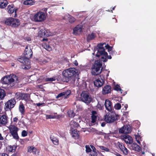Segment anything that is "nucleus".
<instances>
[{"instance_id":"nucleus-1","label":"nucleus","mask_w":156,"mask_h":156,"mask_svg":"<svg viewBox=\"0 0 156 156\" xmlns=\"http://www.w3.org/2000/svg\"><path fill=\"white\" fill-rule=\"evenodd\" d=\"M63 76L62 80L66 82H70L71 83H74L76 79H77L78 75L76 74V69L74 68H70L64 70L62 72Z\"/></svg>"},{"instance_id":"nucleus-2","label":"nucleus","mask_w":156,"mask_h":156,"mask_svg":"<svg viewBox=\"0 0 156 156\" xmlns=\"http://www.w3.org/2000/svg\"><path fill=\"white\" fill-rule=\"evenodd\" d=\"M2 80L4 84L11 87L16 86L20 82L17 76L13 74L5 76Z\"/></svg>"},{"instance_id":"nucleus-3","label":"nucleus","mask_w":156,"mask_h":156,"mask_svg":"<svg viewBox=\"0 0 156 156\" xmlns=\"http://www.w3.org/2000/svg\"><path fill=\"white\" fill-rule=\"evenodd\" d=\"M102 66V62L100 60L95 61L91 69L92 74L94 76L99 75L102 71V68L100 69Z\"/></svg>"},{"instance_id":"nucleus-4","label":"nucleus","mask_w":156,"mask_h":156,"mask_svg":"<svg viewBox=\"0 0 156 156\" xmlns=\"http://www.w3.org/2000/svg\"><path fill=\"white\" fill-rule=\"evenodd\" d=\"M119 117L115 111L109 112L104 116V120L107 123H111L118 120Z\"/></svg>"},{"instance_id":"nucleus-5","label":"nucleus","mask_w":156,"mask_h":156,"mask_svg":"<svg viewBox=\"0 0 156 156\" xmlns=\"http://www.w3.org/2000/svg\"><path fill=\"white\" fill-rule=\"evenodd\" d=\"M4 23L8 26L14 28L18 27L20 24V21L18 19L11 17L6 19Z\"/></svg>"},{"instance_id":"nucleus-6","label":"nucleus","mask_w":156,"mask_h":156,"mask_svg":"<svg viewBox=\"0 0 156 156\" xmlns=\"http://www.w3.org/2000/svg\"><path fill=\"white\" fill-rule=\"evenodd\" d=\"M18 60L24 64V65L22 67L23 69H28L30 68V66L29 59L25 57V56H20Z\"/></svg>"},{"instance_id":"nucleus-7","label":"nucleus","mask_w":156,"mask_h":156,"mask_svg":"<svg viewBox=\"0 0 156 156\" xmlns=\"http://www.w3.org/2000/svg\"><path fill=\"white\" fill-rule=\"evenodd\" d=\"M80 99L83 102L88 104L90 103L92 100L89 93L85 91L82 92L80 94Z\"/></svg>"},{"instance_id":"nucleus-8","label":"nucleus","mask_w":156,"mask_h":156,"mask_svg":"<svg viewBox=\"0 0 156 156\" xmlns=\"http://www.w3.org/2000/svg\"><path fill=\"white\" fill-rule=\"evenodd\" d=\"M46 18L44 13L43 12H39L36 13L34 16V20L36 22H41Z\"/></svg>"},{"instance_id":"nucleus-9","label":"nucleus","mask_w":156,"mask_h":156,"mask_svg":"<svg viewBox=\"0 0 156 156\" xmlns=\"http://www.w3.org/2000/svg\"><path fill=\"white\" fill-rule=\"evenodd\" d=\"M16 104L15 99L11 98L5 103L4 109L5 111L11 110Z\"/></svg>"},{"instance_id":"nucleus-10","label":"nucleus","mask_w":156,"mask_h":156,"mask_svg":"<svg viewBox=\"0 0 156 156\" xmlns=\"http://www.w3.org/2000/svg\"><path fill=\"white\" fill-rule=\"evenodd\" d=\"M9 129L10 131L9 132L13 137L16 140L19 139V137L17 133L19 130V128L14 125H11Z\"/></svg>"},{"instance_id":"nucleus-11","label":"nucleus","mask_w":156,"mask_h":156,"mask_svg":"<svg viewBox=\"0 0 156 156\" xmlns=\"http://www.w3.org/2000/svg\"><path fill=\"white\" fill-rule=\"evenodd\" d=\"M71 93V91L70 90H68L58 94L56 97V98H58L62 97L64 99H66L69 98Z\"/></svg>"},{"instance_id":"nucleus-12","label":"nucleus","mask_w":156,"mask_h":156,"mask_svg":"<svg viewBox=\"0 0 156 156\" xmlns=\"http://www.w3.org/2000/svg\"><path fill=\"white\" fill-rule=\"evenodd\" d=\"M104 82V80L102 79L101 76H100L99 77L96 79L94 81V83L96 87H100L103 85Z\"/></svg>"},{"instance_id":"nucleus-13","label":"nucleus","mask_w":156,"mask_h":156,"mask_svg":"<svg viewBox=\"0 0 156 156\" xmlns=\"http://www.w3.org/2000/svg\"><path fill=\"white\" fill-rule=\"evenodd\" d=\"M105 105L106 109L109 112L114 111L112 103L108 99L105 100Z\"/></svg>"},{"instance_id":"nucleus-14","label":"nucleus","mask_w":156,"mask_h":156,"mask_svg":"<svg viewBox=\"0 0 156 156\" xmlns=\"http://www.w3.org/2000/svg\"><path fill=\"white\" fill-rule=\"evenodd\" d=\"M25 57L29 59L30 58H31L33 55V52L30 48H28L27 46L26 47L24 53Z\"/></svg>"},{"instance_id":"nucleus-15","label":"nucleus","mask_w":156,"mask_h":156,"mask_svg":"<svg viewBox=\"0 0 156 156\" xmlns=\"http://www.w3.org/2000/svg\"><path fill=\"white\" fill-rule=\"evenodd\" d=\"M7 9L9 13L11 14L14 12L15 16L17 15L16 12L18 10V9L17 8H15L13 4H11L8 5ZM15 16V17L16 16Z\"/></svg>"},{"instance_id":"nucleus-16","label":"nucleus","mask_w":156,"mask_h":156,"mask_svg":"<svg viewBox=\"0 0 156 156\" xmlns=\"http://www.w3.org/2000/svg\"><path fill=\"white\" fill-rule=\"evenodd\" d=\"M112 91V88L110 86L106 85L104 87L102 90V94L103 95L111 93Z\"/></svg>"},{"instance_id":"nucleus-17","label":"nucleus","mask_w":156,"mask_h":156,"mask_svg":"<svg viewBox=\"0 0 156 156\" xmlns=\"http://www.w3.org/2000/svg\"><path fill=\"white\" fill-rule=\"evenodd\" d=\"M70 131L71 132V135L72 137L74 139H78L79 138L80 135L78 133L76 129H70Z\"/></svg>"},{"instance_id":"nucleus-18","label":"nucleus","mask_w":156,"mask_h":156,"mask_svg":"<svg viewBox=\"0 0 156 156\" xmlns=\"http://www.w3.org/2000/svg\"><path fill=\"white\" fill-rule=\"evenodd\" d=\"M7 118V116L5 115H0V124L6 125L8 122Z\"/></svg>"},{"instance_id":"nucleus-19","label":"nucleus","mask_w":156,"mask_h":156,"mask_svg":"<svg viewBox=\"0 0 156 156\" xmlns=\"http://www.w3.org/2000/svg\"><path fill=\"white\" fill-rule=\"evenodd\" d=\"M107 53L105 51V49H98V51L96 54V56L99 57L101 55L104 56L107 55Z\"/></svg>"},{"instance_id":"nucleus-20","label":"nucleus","mask_w":156,"mask_h":156,"mask_svg":"<svg viewBox=\"0 0 156 156\" xmlns=\"http://www.w3.org/2000/svg\"><path fill=\"white\" fill-rule=\"evenodd\" d=\"M38 36L40 37H48L49 36L47 30L44 29H41L38 32Z\"/></svg>"},{"instance_id":"nucleus-21","label":"nucleus","mask_w":156,"mask_h":156,"mask_svg":"<svg viewBox=\"0 0 156 156\" xmlns=\"http://www.w3.org/2000/svg\"><path fill=\"white\" fill-rule=\"evenodd\" d=\"M130 149L138 152H140L142 149L140 147L135 143L132 144L130 147Z\"/></svg>"},{"instance_id":"nucleus-22","label":"nucleus","mask_w":156,"mask_h":156,"mask_svg":"<svg viewBox=\"0 0 156 156\" xmlns=\"http://www.w3.org/2000/svg\"><path fill=\"white\" fill-rule=\"evenodd\" d=\"M97 113L95 111H92L91 112V122L94 123L96 122L97 118V116L96 115Z\"/></svg>"},{"instance_id":"nucleus-23","label":"nucleus","mask_w":156,"mask_h":156,"mask_svg":"<svg viewBox=\"0 0 156 156\" xmlns=\"http://www.w3.org/2000/svg\"><path fill=\"white\" fill-rule=\"evenodd\" d=\"M82 30V27L80 25H77L73 29V33L75 34H78Z\"/></svg>"},{"instance_id":"nucleus-24","label":"nucleus","mask_w":156,"mask_h":156,"mask_svg":"<svg viewBox=\"0 0 156 156\" xmlns=\"http://www.w3.org/2000/svg\"><path fill=\"white\" fill-rule=\"evenodd\" d=\"M70 129H76L79 126H80L79 124L78 123L75 122L74 120H72L70 123Z\"/></svg>"},{"instance_id":"nucleus-25","label":"nucleus","mask_w":156,"mask_h":156,"mask_svg":"<svg viewBox=\"0 0 156 156\" xmlns=\"http://www.w3.org/2000/svg\"><path fill=\"white\" fill-rule=\"evenodd\" d=\"M19 109L21 115H24L25 114V108L22 103H20L19 105Z\"/></svg>"},{"instance_id":"nucleus-26","label":"nucleus","mask_w":156,"mask_h":156,"mask_svg":"<svg viewBox=\"0 0 156 156\" xmlns=\"http://www.w3.org/2000/svg\"><path fill=\"white\" fill-rule=\"evenodd\" d=\"M96 37V35L95 33H92L88 35L87 37V41H89L94 39Z\"/></svg>"},{"instance_id":"nucleus-27","label":"nucleus","mask_w":156,"mask_h":156,"mask_svg":"<svg viewBox=\"0 0 156 156\" xmlns=\"http://www.w3.org/2000/svg\"><path fill=\"white\" fill-rule=\"evenodd\" d=\"M37 151V149L33 147L30 146L27 147V151L30 153H32L34 154H36Z\"/></svg>"},{"instance_id":"nucleus-28","label":"nucleus","mask_w":156,"mask_h":156,"mask_svg":"<svg viewBox=\"0 0 156 156\" xmlns=\"http://www.w3.org/2000/svg\"><path fill=\"white\" fill-rule=\"evenodd\" d=\"M50 138L54 145H57L58 144L59 141L57 138L53 136H51Z\"/></svg>"},{"instance_id":"nucleus-29","label":"nucleus","mask_w":156,"mask_h":156,"mask_svg":"<svg viewBox=\"0 0 156 156\" xmlns=\"http://www.w3.org/2000/svg\"><path fill=\"white\" fill-rule=\"evenodd\" d=\"M6 96V93L4 90L0 88V101L4 99Z\"/></svg>"},{"instance_id":"nucleus-30","label":"nucleus","mask_w":156,"mask_h":156,"mask_svg":"<svg viewBox=\"0 0 156 156\" xmlns=\"http://www.w3.org/2000/svg\"><path fill=\"white\" fill-rule=\"evenodd\" d=\"M8 4V2L6 0H1L0 1V7L2 8H5Z\"/></svg>"},{"instance_id":"nucleus-31","label":"nucleus","mask_w":156,"mask_h":156,"mask_svg":"<svg viewBox=\"0 0 156 156\" xmlns=\"http://www.w3.org/2000/svg\"><path fill=\"white\" fill-rule=\"evenodd\" d=\"M16 147L14 146H11V145L8 146L6 148V150L9 152H14L15 151Z\"/></svg>"},{"instance_id":"nucleus-32","label":"nucleus","mask_w":156,"mask_h":156,"mask_svg":"<svg viewBox=\"0 0 156 156\" xmlns=\"http://www.w3.org/2000/svg\"><path fill=\"white\" fill-rule=\"evenodd\" d=\"M43 47L48 51H50L51 50L52 48L49 44L47 43H44L43 44Z\"/></svg>"},{"instance_id":"nucleus-33","label":"nucleus","mask_w":156,"mask_h":156,"mask_svg":"<svg viewBox=\"0 0 156 156\" xmlns=\"http://www.w3.org/2000/svg\"><path fill=\"white\" fill-rule=\"evenodd\" d=\"M29 96V94H28L20 93V96L21 98L20 99H24V100H27Z\"/></svg>"},{"instance_id":"nucleus-34","label":"nucleus","mask_w":156,"mask_h":156,"mask_svg":"<svg viewBox=\"0 0 156 156\" xmlns=\"http://www.w3.org/2000/svg\"><path fill=\"white\" fill-rule=\"evenodd\" d=\"M126 127V129H125L126 133H130L131 131V127L129 125H125Z\"/></svg>"},{"instance_id":"nucleus-35","label":"nucleus","mask_w":156,"mask_h":156,"mask_svg":"<svg viewBox=\"0 0 156 156\" xmlns=\"http://www.w3.org/2000/svg\"><path fill=\"white\" fill-rule=\"evenodd\" d=\"M33 2L32 0H26L23 2L24 5H33Z\"/></svg>"},{"instance_id":"nucleus-36","label":"nucleus","mask_w":156,"mask_h":156,"mask_svg":"<svg viewBox=\"0 0 156 156\" xmlns=\"http://www.w3.org/2000/svg\"><path fill=\"white\" fill-rule=\"evenodd\" d=\"M69 116L70 118H73L75 115V113L72 110H70L68 112Z\"/></svg>"},{"instance_id":"nucleus-37","label":"nucleus","mask_w":156,"mask_h":156,"mask_svg":"<svg viewBox=\"0 0 156 156\" xmlns=\"http://www.w3.org/2000/svg\"><path fill=\"white\" fill-rule=\"evenodd\" d=\"M114 90L117 91H120L121 93H122V90L121 89L119 85L118 84H116L115 86Z\"/></svg>"},{"instance_id":"nucleus-38","label":"nucleus","mask_w":156,"mask_h":156,"mask_svg":"<svg viewBox=\"0 0 156 156\" xmlns=\"http://www.w3.org/2000/svg\"><path fill=\"white\" fill-rule=\"evenodd\" d=\"M126 129L125 126H124L119 129V132L121 133H126L125 129Z\"/></svg>"},{"instance_id":"nucleus-39","label":"nucleus","mask_w":156,"mask_h":156,"mask_svg":"<svg viewBox=\"0 0 156 156\" xmlns=\"http://www.w3.org/2000/svg\"><path fill=\"white\" fill-rule=\"evenodd\" d=\"M114 107L116 109H120L121 107V105L119 103H117L115 105Z\"/></svg>"},{"instance_id":"nucleus-40","label":"nucleus","mask_w":156,"mask_h":156,"mask_svg":"<svg viewBox=\"0 0 156 156\" xmlns=\"http://www.w3.org/2000/svg\"><path fill=\"white\" fill-rule=\"evenodd\" d=\"M125 138L126 139H127L128 140H129V141H127V143H129V144H131L132 143V139H131L132 138L131 137L129 136H126Z\"/></svg>"},{"instance_id":"nucleus-41","label":"nucleus","mask_w":156,"mask_h":156,"mask_svg":"<svg viewBox=\"0 0 156 156\" xmlns=\"http://www.w3.org/2000/svg\"><path fill=\"white\" fill-rule=\"evenodd\" d=\"M105 44V43H100L98 44L97 46V49H105L104 47V44Z\"/></svg>"},{"instance_id":"nucleus-42","label":"nucleus","mask_w":156,"mask_h":156,"mask_svg":"<svg viewBox=\"0 0 156 156\" xmlns=\"http://www.w3.org/2000/svg\"><path fill=\"white\" fill-rule=\"evenodd\" d=\"M55 80V77H53L52 78H47L45 79L46 81H53Z\"/></svg>"},{"instance_id":"nucleus-43","label":"nucleus","mask_w":156,"mask_h":156,"mask_svg":"<svg viewBox=\"0 0 156 156\" xmlns=\"http://www.w3.org/2000/svg\"><path fill=\"white\" fill-rule=\"evenodd\" d=\"M85 148L86 149V152L89 153L91 151V150L88 145H86Z\"/></svg>"},{"instance_id":"nucleus-44","label":"nucleus","mask_w":156,"mask_h":156,"mask_svg":"<svg viewBox=\"0 0 156 156\" xmlns=\"http://www.w3.org/2000/svg\"><path fill=\"white\" fill-rule=\"evenodd\" d=\"M122 151L123 153L125 155H127L128 154V150L125 147Z\"/></svg>"},{"instance_id":"nucleus-45","label":"nucleus","mask_w":156,"mask_h":156,"mask_svg":"<svg viewBox=\"0 0 156 156\" xmlns=\"http://www.w3.org/2000/svg\"><path fill=\"white\" fill-rule=\"evenodd\" d=\"M22 136L23 137H25L27 135V133L25 130H23L22 132Z\"/></svg>"},{"instance_id":"nucleus-46","label":"nucleus","mask_w":156,"mask_h":156,"mask_svg":"<svg viewBox=\"0 0 156 156\" xmlns=\"http://www.w3.org/2000/svg\"><path fill=\"white\" fill-rule=\"evenodd\" d=\"M113 47L110 46L108 49V51L110 54H112V52H114V51L112 50Z\"/></svg>"},{"instance_id":"nucleus-47","label":"nucleus","mask_w":156,"mask_h":156,"mask_svg":"<svg viewBox=\"0 0 156 156\" xmlns=\"http://www.w3.org/2000/svg\"><path fill=\"white\" fill-rule=\"evenodd\" d=\"M91 152L90 154V155L91 156H97V153L96 151H92Z\"/></svg>"},{"instance_id":"nucleus-48","label":"nucleus","mask_w":156,"mask_h":156,"mask_svg":"<svg viewBox=\"0 0 156 156\" xmlns=\"http://www.w3.org/2000/svg\"><path fill=\"white\" fill-rule=\"evenodd\" d=\"M69 20L70 23H72L74 22L75 19L73 17H72L70 18L69 19Z\"/></svg>"},{"instance_id":"nucleus-49","label":"nucleus","mask_w":156,"mask_h":156,"mask_svg":"<svg viewBox=\"0 0 156 156\" xmlns=\"http://www.w3.org/2000/svg\"><path fill=\"white\" fill-rule=\"evenodd\" d=\"M119 147L121 151L124 149V148L125 147L124 145L122 144H119Z\"/></svg>"},{"instance_id":"nucleus-50","label":"nucleus","mask_w":156,"mask_h":156,"mask_svg":"<svg viewBox=\"0 0 156 156\" xmlns=\"http://www.w3.org/2000/svg\"><path fill=\"white\" fill-rule=\"evenodd\" d=\"M48 116V119H54L55 118V116L53 115H47V117Z\"/></svg>"},{"instance_id":"nucleus-51","label":"nucleus","mask_w":156,"mask_h":156,"mask_svg":"<svg viewBox=\"0 0 156 156\" xmlns=\"http://www.w3.org/2000/svg\"><path fill=\"white\" fill-rule=\"evenodd\" d=\"M104 56H103L101 58L102 60L103 61V62H105L107 61V57H104Z\"/></svg>"},{"instance_id":"nucleus-52","label":"nucleus","mask_w":156,"mask_h":156,"mask_svg":"<svg viewBox=\"0 0 156 156\" xmlns=\"http://www.w3.org/2000/svg\"><path fill=\"white\" fill-rule=\"evenodd\" d=\"M104 56H103L101 58L102 60L103 61V62H105L107 61V57H104Z\"/></svg>"},{"instance_id":"nucleus-53","label":"nucleus","mask_w":156,"mask_h":156,"mask_svg":"<svg viewBox=\"0 0 156 156\" xmlns=\"http://www.w3.org/2000/svg\"><path fill=\"white\" fill-rule=\"evenodd\" d=\"M98 108L99 109H101L102 106L100 104H99L98 103L97 105V106Z\"/></svg>"},{"instance_id":"nucleus-54","label":"nucleus","mask_w":156,"mask_h":156,"mask_svg":"<svg viewBox=\"0 0 156 156\" xmlns=\"http://www.w3.org/2000/svg\"><path fill=\"white\" fill-rule=\"evenodd\" d=\"M0 156H9L8 155L5 153H0Z\"/></svg>"},{"instance_id":"nucleus-55","label":"nucleus","mask_w":156,"mask_h":156,"mask_svg":"<svg viewBox=\"0 0 156 156\" xmlns=\"http://www.w3.org/2000/svg\"><path fill=\"white\" fill-rule=\"evenodd\" d=\"M90 147H91V148H92V151H96V148L95 147H94L93 145H90Z\"/></svg>"},{"instance_id":"nucleus-56","label":"nucleus","mask_w":156,"mask_h":156,"mask_svg":"<svg viewBox=\"0 0 156 156\" xmlns=\"http://www.w3.org/2000/svg\"><path fill=\"white\" fill-rule=\"evenodd\" d=\"M104 57H107L108 59H111L112 58V57H111V55H108V54H107V55L105 56V55L104 56Z\"/></svg>"},{"instance_id":"nucleus-57","label":"nucleus","mask_w":156,"mask_h":156,"mask_svg":"<svg viewBox=\"0 0 156 156\" xmlns=\"http://www.w3.org/2000/svg\"><path fill=\"white\" fill-rule=\"evenodd\" d=\"M44 103H36V105L38 107L40 106L41 105H42L43 104H44Z\"/></svg>"},{"instance_id":"nucleus-58","label":"nucleus","mask_w":156,"mask_h":156,"mask_svg":"<svg viewBox=\"0 0 156 156\" xmlns=\"http://www.w3.org/2000/svg\"><path fill=\"white\" fill-rule=\"evenodd\" d=\"M18 120V119L17 117H15L13 119V121L14 122H17Z\"/></svg>"},{"instance_id":"nucleus-59","label":"nucleus","mask_w":156,"mask_h":156,"mask_svg":"<svg viewBox=\"0 0 156 156\" xmlns=\"http://www.w3.org/2000/svg\"><path fill=\"white\" fill-rule=\"evenodd\" d=\"M145 154V152L144 151H141V152L139 153V154L140 156H142V155H144Z\"/></svg>"},{"instance_id":"nucleus-60","label":"nucleus","mask_w":156,"mask_h":156,"mask_svg":"<svg viewBox=\"0 0 156 156\" xmlns=\"http://www.w3.org/2000/svg\"><path fill=\"white\" fill-rule=\"evenodd\" d=\"M105 151H106V152H109V149H108V148L107 147H105V148L104 149V150Z\"/></svg>"},{"instance_id":"nucleus-61","label":"nucleus","mask_w":156,"mask_h":156,"mask_svg":"<svg viewBox=\"0 0 156 156\" xmlns=\"http://www.w3.org/2000/svg\"><path fill=\"white\" fill-rule=\"evenodd\" d=\"M4 139V138L2 136V134L0 133V140H2Z\"/></svg>"},{"instance_id":"nucleus-62","label":"nucleus","mask_w":156,"mask_h":156,"mask_svg":"<svg viewBox=\"0 0 156 156\" xmlns=\"http://www.w3.org/2000/svg\"><path fill=\"white\" fill-rule=\"evenodd\" d=\"M114 154L116 156H122L121 154H119L118 153H117V152H115Z\"/></svg>"},{"instance_id":"nucleus-63","label":"nucleus","mask_w":156,"mask_h":156,"mask_svg":"<svg viewBox=\"0 0 156 156\" xmlns=\"http://www.w3.org/2000/svg\"><path fill=\"white\" fill-rule=\"evenodd\" d=\"M99 147L100 149L102 150H104V149L105 148V147L103 146H99Z\"/></svg>"},{"instance_id":"nucleus-64","label":"nucleus","mask_w":156,"mask_h":156,"mask_svg":"<svg viewBox=\"0 0 156 156\" xmlns=\"http://www.w3.org/2000/svg\"><path fill=\"white\" fill-rule=\"evenodd\" d=\"M11 156H18V154L17 153H14L12 154Z\"/></svg>"}]
</instances>
